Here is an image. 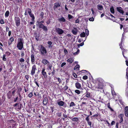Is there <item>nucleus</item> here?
I'll return each mask as SVG.
<instances>
[{
  "label": "nucleus",
  "instance_id": "f257e3e1",
  "mask_svg": "<svg viewBox=\"0 0 128 128\" xmlns=\"http://www.w3.org/2000/svg\"><path fill=\"white\" fill-rule=\"evenodd\" d=\"M24 41L22 38H18L16 47L18 48L21 50L24 48Z\"/></svg>",
  "mask_w": 128,
  "mask_h": 128
},
{
  "label": "nucleus",
  "instance_id": "f03ea898",
  "mask_svg": "<svg viewBox=\"0 0 128 128\" xmlns=\"http://www.w3.org/2000/svg\"><path fill=\"white\" fill-rule=\"evenodd\" d=\"M44 21L42 20L39 22L37 21L36 22V25L38 26L39 28H42L45 32H47L48 29L46 26L42 24L44 23Z\"/></svg>",
  "mask_w": 128,
  "mask_h": 128
},
{
  "label": "nucleus",
  "instance_id": "7ed1b4c3",
  "mask_svg": "<svg viewBox=\"0 0 128 128\" xmlns=\"http://www.w3.org/2000/svg\"><path fill=\"white\" fill-rule=\"evenodd\" d=\"M13 107H15V109L17 110H20L22 106V104L20 102H17L13 105Z\"/></svg>",
  "mask_w": 128,
  "mask_h": 128
},
{
  "label": "nucleus",
  "instance_id": "20e7f679",
  "mask_svg": "<svg viewBox=\"0 0 128 128\" xmlns=\"http://www.w3.org/2000/svg\"><path fill=\"white\" fill-rule=\"evenodd\" d=\"M14 21L16 26L18 27L20 24V19L18 17L17 14L14 16Z\"/></svg>",
  "mask_w": 128,
  "mask_h": 128
},
{
  "label": "nucleus",
  "instance_id": "39448f33",
  "mask_svg": "<svg viewBox=\"0 0 128 128\" xmlns=\"http://www.w3.org/2000/svg\"><path fill=\"white\" fill-rule=\"evenodd\" d=\"M40 51L41 54L44 55V54H46L47 52L45 47L42 45H40Z\"/></svg>",
  "mask_w": 128,
  "mask_h": 128
},
{
  "label": "nucleus",
  "instance_id": "423d86ee",
  "mask_svg": "<svg viewBox=\"0 0 128 128\" xmlns=\"http://www.w3.org/2000/svg\"><path fill=\"white\" fill-rule=\"evenodd\" d=\"M55 31L60 35L62 34L64 32V30L57 27L55 28Z\"/></svg>",
  "mask_w": 128,
  "mask_h": 128
},
{
  "label": "nucleus",
  "instance_id": "0eeeda50",
  "mask_svg": "<svg viewBox=\"0 0 128 128\" xmlns=\"http://www.w3.org/2000/svg\"><path fill=\"white\" fill-rule=\"evenodd\" d=\"M36 70V68L35 64L33 65L32 67V68L31 71V74L32 76H34L35 73V71Z\"/></svg>",
  "mask_w": 128,
  "mask_h": 128
},
{
  "label": "nucleus",
  "instance_id": "6e6552de",
  "mask_svg": "<svg viewBox=\"0 0 128 128\" xmlns=\"http://www.w3.org/2000/svg\"><path fill=\"white\" fill-rule=\"evenodd\" d=\"M89 116H88L85 118V120L86 121L88 125L90 126V128L92 127L91 124H92V122L90 120Z\"/></svg>",
  "mask_w": 128,
  "mask_h": 128
},
{
  "label": "nucleus",
  "instance_id": "1a4fd4ad",
  "mask_svg": "<svg viewBox=\"0 0 128 128\" xmlns=\"http://www.w3.org/2000/svg\"><path fill=\"white\" fill-rule=\"evenodd\" d=\"M45 68H42L41 70V73L42 75L44 76L45 78H47V75L46 72L45 71Z\"/></svg>",
  "mask_w": 128,
  "mask_h": 128
},
{
  "label": "nucleus",
  "instance_id": "9d476101",
  "mask_svg": "<svg viewBox=\"0 0 128 128\" xmlns=\"http://www.w3.org/2000/svg\"><path fill=\"white\" fill-rule=\"evenodd\" d=\"M117 10L120 14H123L124 12V11L123 10L122 8L120 7H117Z\"/></svg>",
  "mask_w": 128,
  "mask_h": 128
},
{
  "label": "nucleus",
  "instance_id": "9b49d317",
  "mask_svg": "<svg viewBox=\"0 0 128 128\" xmlns=\"http://www.w3.org/2000/svg\"><path fill=\"white\" fill-rule=\"evenodd\" d=\"M75 86L76 88L78 89L83 90V88H82L81 87V84L78 82H76V83L75 84Z\"/></svg>",
  "mask_w": 128,
  "mask_h": 128
},
{
  "label": "nucleus",
  "instance_id": "f8f14e48",
  "mask_svg": "<svg viewBox=\"0 0 128 128\" xmlns=\"http://www.w3.org/2000/svg\"><path fill=\"white\" fill-rule=\"evenodd\" d=\"M124 116V114H120L118 116V117L119 118L120 120H119L120 123H122L123 120V117Z\"/></svg>",
  "mask_w": 128,
  "mask_h": 128
},
{
  "label": "nucleus",
  "instance_id": "ddd939ff",
  "mask_svg": "<svg viewBox=\"0 0 128 128\" xmlns=\"http://www.w3.org/2000/svg\"><path fill=\"white\" fill-rule=\"evenodd\" d=\"M124 113L125 116L127 117H128V106H126L124 108Z\"/></svg>",
  "mask_w": 128,
  "mask_h": 128
},
{
  "label": "nucleus",
  "instance_id": "4468645a",
  "mask_svg": "<svg viewBox=\"0 0 128 128\" xmlns=\"http://www.w3.org/2000/svg\"><path fill=\"white\" fill-rule=\"evenodd\" d=\"M14 41V38L12 36L9 39L8 41V45L10 46L12 43V42Z\"/></svg>",
  "mask_w": 128,
  "mask_h": 128
},
{
  "label": "nucleus",
  "instance_id": "2eb2a0df",
  "mask_svg": "<svg viewBox=\"0 0 128 128\" xmlns=\"http://www.w3.org/2000/svg\"><path fill=\"white\" fill-rule=\"evenodd\" d=\"M33 54H32L31 55V62L32 64H33L34 63L35 60L34 56V53L33 52Z\"/></svg>",
  "mask_w": 128,
  "mask_h": 128
},
{
  "label": "nucleus",
  "instance_id": "dca6fc26",
  "mask_svg": "<svg viewBox=\"0 0 128 128\" xmlns=\"http://www.w3.org/2000/svg\"><path fill=\"white\" fill-rule=\"evenodd\" d=\"M60 6V4L58 2V3H55L54 4V5L53 7L54 10H55L56 8H57L58 7H59Z\"/></svg>",
  "mask_w": 128,
  "mask_h": 128
},
{
  "label": "nucleus",
  "instance_id": "f3484780",
  "mask_svg": "<svg viewBox=\"0 0 128 128\" xmlns=\"http://www.w3.org/2000/svg\"><path fill=\"white\" fill-rule=\"evenodd\" d=\"M42 64L45 65H48L50 63L47 60L45 59H43L42 60Z\"/></svg>",
  "mask_w": 128,
  "mask_h": 128
},
{
  "label": "nucleus",
  "instance_id": "a211bd4d",
  "mask_svg": "<svg viewBox=\"0 0 128 128\" xmlns=\"http://www.w3.org/2000/svg\"><path fill=\"white\" fill-rule=\"evenodd\" d=\"M77 32L78 30L77 29L75 28H74L73 30H72V33L74 35H75L77 33Z\"/></svg>",
  "mask_w": 128,
  "mask_h": 128
},
{
  "label": "nucleus",
  "instance_id": "6ab92c4d",
  "mask_svg": "<svg viewBox=\"0 0 128 128\" xmlns=\"http://www.w3.org/2000/svg\"><path fill=\"white\" fill-rule=\"evenodd\" d=\"M48 98L46 97L44 99L43 104L44 105H46L48 103Z\"/></svg>",
  "mask_w": 128,
  "mask_h": 128
},
{
  "label": "nucleus",
  "instance_id": "aec40b11",
  "mask_svg": "<svg viewBox=\"0 0 128 128\" xmlns=\"http://www.w3.org/2000/svg\"><path fill=\"white\" fill-rule=\"evenodd\" d=\"M34 82L35 83L36 85V86L38 87H39V85L38 84L39 81L36 78L34 79Z\"/></svg>",
  "mask_w": 128,
  "mask_h": 128
},
{
  "label": "nucleus",
  "instance_id": "412c9836",
  "mask_svg": "<svg viewBox=\"0 0 128 128\" xmlns=\"http://www.w3.org/2000/svg\"><path fill=\"white\" fill-rule=\"evenodd\" d=\"M64 103V102L62 101H60L57 102L58 106H63Z\"/></svg>",
  "mask_w": 128,
  "mask_h": 128
},
{
  "label": "nucleus",
  "instance_id": "4be33fe9",
  "mask_svg": "<svg viewBox=\"0 0 128 128\" xmlns=\"http://www.w3.org/2000/svg\"><path fill=\"white\" fill-rule=\"evenodd\" d=\"M30 17L32 18L31 20L32 21H34L35 17L33 14L32 13L29 14Z\"/></svg>",
  "mask_w": 128,
  "mask_h": 128
},
{
  "label": "nucleus",
  "instance_id": "5701e85b",
  "mask_svg": "<svg viewBox=\"0 0 128 128\" xmlns=\"http://www.w3.org/2000/svg\"><path fill=\"white\" fill-rule=\"evenodd\" d=\"M34 95L36 96H38V98H41V96L40 94L38 92H34Z\"/></svg>",
  "mask_w": 128,
  "mask_h": 128
},
{
  "label": "nucleus",
  "instance_id": "b1692460",
  "mask_svg": "<svg viewBox=\"0 0 128 128\" xmlns=\"http://www.w3.org/2000/svg\"><path fill=\"white\" fill-rule=\"evenodd\" d=\"M80 72H81V73H87L86 74L87 75H88V74H90V72L88 70H83L80 71Z\"/></svg>",
  "mask_w": 128,
  "mask_h": 128
},
{
  "label": "nucleus",
  "instance_id": "393cba45",
  "mask_svg": "<svg viewBox=\"0 0 128 128\" xmlns=\"http://www.w3.org/2000/svg\"><path fill=\"white\" fill-rule=\"evenodd\" d=\"M90 92H88V91L86 90V94L85 95V96L87 98H89L90 97Z\"/></svg>",
  "mask_w": 128,
  "mask_h": 128
},
{
  "label": "nucleus",
  "instance_id": "a878e982",
  "mask_svg": "<svg viewBox=\"0 0 128 128\" xmlns=\"http://www.w3.org/2000/svg\"><path fill=\"white\" fill-rule=\"evenodd\" d=\"M110 11L112 13V14H114L115 12V11L113 6H112L110 8Z\"/></svg>",
  "mask_w": 128,
  "mask_h": 128
},
{
  "label": "nucleus",
  "instance_id": "bb28decb",
  "mask_svg": "<svg viewBox=\"0 0 128 128\" xmlns=\"http://www.w3.org/2000/svg\"><path fill=\"white\" fill-rule=\"evenodd\" d=\"M112 93L113 96V97L114 98V99L115 97L116 96V93L115 92L114 90H112Z\"/></svg>",
  "mask_w": 128,
  "mask_h": 128
},
{
  "label": "nucleus",
  "instance_id": "cd10ccee",
  "mask_svg": "<svg viewBox=\"0 0 128 128\" xmlns=\"http://www.w3.org/2000/svg\"><path fill=\"white\" fill-rule=\"evenodd\" d=\"M97 8L98 10H102L103 8V6L101 5H98L97 6Z\"/></svg>",
  "mask_w": 128,
  "mask_h": 128
},
{
  "label": "nucleus",
  "instance_id": "c85d7f7f",
  "mask_svg": "<svg viewBox=\"0 0 128 128\" xmlns=\"http://www.w3.org/2000/svg\"><path fill=\"white\" fill-rule=\"evenodd\" d=\"M73 60H74L72 58H70L67 61L70 64H72V62Z\"/></svg>",
  "mask_w": 128,
  "mask_h": 128
},
{
  "label": "nucleus",
  "instance_id": "c756f323",
  "mask_svg": "<svg viewBox=\"0 0 128 128\" xmlns=\"http://www.w3.org/2000/svg\"><path fill=\"white\" fill-rule=\"evenodd\" d=\"M10 14V12L9 11L7 10L5 12V16L6 18H7L8 17Z\"/></svg>",
  "mask_w": 128,
  "mask_h": 128
},
{
  "label": "nucleus",
  "instance_id": "7c9ffc66",
  "mask_svg": "<svg viewBox=\"0 0 128 128\" xmlns=\"http://www.w3.org/2000/svg\"><path fill=\"white\" fill-rule=\"evenodd\" d=\"M80 67V66L78 64H76V66L74 67V70H79V68Z\"/></svg>",
  "mask_w": 128,
  "mask_h": 128
},
{
  "label": "nucleus",
  "instance_id": "2f4dec72",
  "mask_svg": "<svg viewBox=\"0 0 128 128\" xmlns=\"http://www.w3.org/2000/svg\"><path fill=\"white\" fill-rule=\"evenodd\" d=\"M47 66L48 67V70H51V68L52 66V64H50L49 63L47 65Z\"/></svg>",
  "mask_w": 128,
  "mask_h": 128
},
{
  "label": "nucleus",
  "instance_id": "473e14b6",
  "mask_svg": "<svg viewBox=\"0 0 128 128\" xmlns=\"http://www.w3.org/2000/svg\"><path fill=\"white\" fill-rule=\"evenodd\" d=\"M48 44L49 45L48 46V47L49 48H51L52 47V46H51V45L52 44V43L51 41H48L47 42Z\"/></svg>",
  "mask_w": 128,
  "mask_h": 128
},
{
  "label": "nucleus",
  "instance_id": "72a5a7b5",
  "mask_svg": "<svg viewBox=\"0 0 128 128\" xmlns=\"http://www.w3.org/2000/svg\"><path fill=\"white\" fill-rule=\"evenodd\" d=\"M80 36L81 37H84L86 36V34L84 32H83L80 34Z\"/></svg>",
  "mask_w": 128,
  "mask_h": 128
},
{
  "label": "nucleus",
  "instance_id": "f704fd0d",
  "mask_svg": "<svg viewBox=\"0 0 128 128\" xmlns=\"http://www.w3.org/2000/svg\"><path fill=\"white\" fill-rule=\"evenodd\" d=\"M26 10H27V11L28 12L29 14L32 13V10L30 8H28Z\"/></svg>",
  "mask_w": 128,
  "mask_h": 128
},
{
  "label": "nucleus",
  "instance_id": "c9c22d12",
  "mask_svg": "<svg viewBox=\"0 0 128 128\" xmlns=\"http://www.w3.org/2000/svg\"><path fill=\"white\" fill-rule=\"evenodd\" d=\"M59 20L60 21H62L63 22H65L66 21V20L63 17H62L60 18Z\"/></svg>",
  "mask_w": 128,
  "mask_h": 128
},
{
  "label": "nucleus",
  "instance_id": "e433bc0d",
  "mask_svg": "<svg viewBox=\"0 0 128 128\" xmlns=\"http://www.w3.org/2000/svg\"><path fill=\"white\" fill-rule=\"evenodd\" d=\"M18 94L19 95V97L18 98V100H19V102H20V101L22 99V97L21 96V95L20 94V92H19V93H18Z\"/></svg>",
  "mask_w": 128,
  "mask_h": 128
},
{
  "label": "nucleus",
  "instance_id": "4c0bfd02",
  "mask_svg": "<svg viewBox=\"0 0 128 128\" xmlns=\"http://www.w3.org/2000/svg\"><path fill=\"white\" fill-rule=\"evenodd\" d=\"M72 120L74 121L77 122L78 121V118H74L72 119Z\"/></svg>",
  "mask_w": 128,
  "mask_h": 128
},
{
  "label": "nucleus",
  "instance_id": "58836bf2",
  "mask_svg": "<svg viewBox=\"0 0 128 128\" xmlns=\"http://www.w3.org/2000/svg\"><path fill=\"white\" fill-rule=\"evenodd\" d=\"M44 13L43 12H42L40 14V18L41 20H42L44 18Z\"/></svg>",
  "mask_w": 128,
  "mask_h": 128
},
{
  "label": "nucleus",
  "instance_id": "ea45409f",
  "mask_svg": "<svg viewBox=\"0 0 128 128\" xmlns=\"http://www.w3.org/2000/svg\"><path fill=\"white\" fill-rule=\"evenodd\" d=\"M18 91L20 92L22 90V88L20 86H18L17 88Z\"/></svg>",
  "mask_w": 128,
  "mask_h": 128
},
{
  "label": "nucleus",
  "instance_id": "a19ab883",
  "mask_svg": "<svg viewBox=\"0 0 128 128\" xmlns=\"http://www.w3.org/2000/svg\"><path fill=\"white\" fill-rule=\"evenodd\" d=\"M98 89H102L103 88V85L100 84H98Z\"/></svg>",
  "mask_w": 128,
  "mask_h": 128
},
{
  "label": "nucleus",
  "instance_id": "79ce46f5",
  "mask_svg": "<svg viewBox=\"0 0 128 128\" xmlns=\"http://www.w3.org/2000/svg\"><path fill=\"white\" fill-rule=\"evenodd\" d=\"M74 92L78 94H80V91L78 90H75Z\"/></svg>",
  "mask_w": 128,
  "mask_h": 128
},
{
  "label": "nucleus",
  "instance_id": "37998d69",
  "mask_svg": "<svg viewBox=\"0 0 128 128\" xmlns=\"http://www.w3.org/2000/svg\"><path fill=\"white\" fill-rule=\"evenodd\" d=\"M101 121H103L104 122H106L107 123V124H108V126H110V123L108 121L106 120H101Z\"/></svg>",
  "mask_w": 128,
  "mask_h": 128
},
{
  "label": "nucleus",
  "instance_id": "c03bdc74",
  "mask_svg": "<svg viewBox=\"0 0 128 128\" xmlns=\"http://www.w3.org/2000/svg\"><path fill=\"white\" fill-rule=\"evenodd\" d=\"M21 52V57L22 58H23L24 56V51H22Z\"/></svg>",
  "mask_w": 128,
  "mask_h": 128
},
{
  "label": "nucleus",
  "instance_id": "a18cd8bd",
  "mask_svg": "<svg viewBox=\"0 0 128 128\" xmlns=\"http://www.w3.org/2000/svg\"><path fill=\"white\" fill-rule=\"evenodd\" d=\"M56 78L58 80V82H59V84L62 82V80L60 78L56 77Z\"/></svg>",
  "mask_w": 128,
  "mask_h": 128
},
{
  "label": "nucleus",
  "instance_id": "49530a36",
  "mask_svg": "<svg viewBox=\"0 0 128 128\" xmlns=\"http://www.w3.org/2000/svg\"><path fill=\"white\" fill-rule=\"evenodd\" d=\"M124 31L125 32H128V28L126 27L125 28H124Z\"/></svg>",
  "mask_w": 128,
  "mask_h": 128
},
{
  "label": "nucleus",
  "instance_id": "de8ad7c7",
  "mask_svg": "<svg viewBox=\"0 0 128 128\" xmlns=\"http://www.w3.org/2000/svg\"><path fill=\"white\" fill-rule=\"evenodd\" d=\"M68 87L67 85H66L63 88V89L64 90V91L66 90L68 88Z\"/></svg>",
  "mask_w": 128,
  "mask_h": 128
},
{
  "label": "nucleus",
  "instance_id": "09e8293b",
  "mask_svg": "<svg viewBox=\"0 0 128 128\" xmlns=\"http://www.w3.org/2000/svg\"><path fill=\"white\" fill-rule=\"evenodd\" d=\"M84 44V42H83L81 43L78 44V48H79L80 46H82Z\"/></svg>",
  "mask_w": 128,
  "mask_h": 128
},
{
  "label": "nucleus",
  "instance_id": "8fccbe9b",
  "mask_svg": "<svg viewBox=\"0 0 128 128\" xmlns=\"http://www.w3.org/2000/svg\"><path fill=\"white\" fill-rule=\"evenodd\" d=\"M75 104L74 102H72L70 103V107H72L73 106H75Z\"/></svg>",
  "mask_w": 128,
  "mask_h": 128
},
{
  "label": "nucleus",
  "instance_id": "3c124183",
  "mask_svg": "<svg viewBox=\"0 0 128 128\" xmlns=\"http://www.w3.org/2000/svg\"><path fill=\"white\" fill-rule=\"evenodd\" d=\"M68 17L69 19L74 18V17L70 14H68Z\"/></svg>",
  "mask_w": 128,
  "mask_h": 128
},
{
  "label": "nucleus",
  "instance_id": "603ef678",
  "mask_svg": "<svg viewBox=\"0 0 128 128\" xmlns=\"http://www.w3.org/2000/svg\"><path fill=\"white\" fill-rule=\"evenodd\" d=\"M6 55L4 54L3 56L2 60H3L4 61H6Z\"/></svg>",
  "mask_w": 128,
  "mask_h": 128
},
{
  "label": "nucleus",
  "instance_id": "864d4df0",
  "mask_svg": "<svg viewBox=\"0 0 128 128\" xmlns=\"http://www.w3.org/2000/svg\"><path fill=\"white\" fill-rule=\"evenodd\" d=\"M18 98V96H17L16 98H14V102H18V101H17V100H19Z\"/></svg>",
  "mask_w": 128,
  "mask_h": 128
},
{
  "label": "nucleus",
  "instance_id": "5fc2aeb1",
  "mask_svg": "<svg viewBox=\"0 0 128 128\" xmlns=\"http://www.w3.org/2000/svg\"><path fill=\"white\" fill-rule=\"evenodd\" d=\"M33 96V94L32 92H30L29 94L28 95V96L30 98H31Z\"/></svg>",
  "mask_w": 128,
  "mask_h": 128
},
{
  "label": "nucleus",
  "instance_id": "6e6d98bb",
  "mask_svg": "<svg viewBox=\"0 0 128 128\" xmlns=\"http://www.w3.org/2000/svg\"><path fill=\"white\" fill-rule=\"evenodd\" d=\"M88 76L86 75H85L83 76L82 78L84 80H86L88 79Z\"/></svg>",
  "mask_w": 128,
  "mask_h": 128
},
{
  "label": "nucleus",
  "instance_id": "4d7b16f0",
  "mask_svg": "<svg viewBox=\"0 0 128 128\" xmlns=\"http://www.w3.org/2000/svg\"><path fill=\"white\" fill-rule=\"evenodd\" d=\"M6 54L7 56H8L10 55L11 54V53L8 51L6 52Z\"/></svg>",
  "mask_w": 128,
  "mask_h": 128
},
{
  "label": "nucleus",
  "instance_id": "13d9d810",
  "mask_svg": "<svg viewBox=\"0 0 128 128\" xmlns=\"http://www.w3.org/2000/svg\"><path fill=\"white\" fill-rule=\"evenodd\" d=\"M57 116L58 117H60L62 115V112L58 113L57 114Z\"/></svg>",
  "mask_w": 128,
  "mask_h": 128
},
{
  "label": "nucleus",
  "instance_id": "bf43d9fd",
  "mask_svg": "<svg viewBox=\"0 0 128 128\" xmlns=\"http://www.w3.org/2000/svg\"><path fill=\"white\" fill-rule=\"evenodd\" d=\"M19 61L21 62H24V60L23 58H22L20 59Z\"/></svg>",
  "mask_w": 128,
  "mask_h": 128
},
{
  "label": "nucleus",
  "instance_id": "052dcab7",
  "mask_svg": "<svg viewBox=\"0 0 128 128\" xmlns=\"http://www.w3.org/2000/svg\"><path fill=\"white\" fill-rule=\"evenodd\" d=\"M0 23L2 24H4V23L3 19H1L0 20Z\"/></svg>",
  "mask_w": 128,
  "mask_h": 128
},
{
  "label": "nucleus",
  "instance_id": "680f3d73",
  "mask_svg": "<svg viewBox=\"0 0 128 128\" xmlns=\"http://www.w3.org/2000/svg\"><path fill=\"white\" fill-rule=\"evenodd\" d=\"M54 69V68H53V71L52 72V73L53 76L54 75V74H55V72H56V70Z\"/></svg>",
  "mask_w": 128,
  "mask_h": 128
},
{
  "label": "nucleus",
  "instance_id": "e2e57ef3",
  "mask_svg": "<svg viewBox=\"0 0 128 128\" xmlns=\"http://www.w3.org/2000/svg\"><path fill=\"white\" fill-rule=\"evenodd\" d=\"M50 19H49L48 20V21H46V23L47 24H49L50 23Z\"/></svg>",
  "mask_w": 128,
  "mask_h": 128
},
{
  "label": "nucleus",
  "instance_id": "0e129e2a",
  "mask_svg": "<svg viewBox=\"0 0 128 128\" xmlns=\"http://www.w3.org/2000/svg\"><path fill=\"white\" fill-rule=\"evenodd\" d=\"M9 82V81L8 80H7L4 83V86H6V85Z\"/></svg>",
  "mask_w": 128,
  "mask_h": 128
},
{
  "label": "nucleus",
  "instance_id": "69168bd1",
  "mask_svg": "<svg viewBox=\"0 0 128 128\" xmlns=\"http://www.w3.org/2000/svg\"><path fill=\"white\" fill-rule=\"evenodd\" d=\"M86 32L87 36H88L89 34V31L87 29H86L85 30Z\"/></svg>",
  "mask_w": 128,
  "mask_h": 128
},
{
  "label": "nucleus",
  "instance_id": "338daca9",
  "mask_svg": "<svg viewBox=\"0 0 128 128\" xmlns=\"http://www.w3.org/2000/svg\"><path fill=\"white\" fill-rule=\"evenodd\" d=\"M94 20V18L93 17L90 18L89 19V20L90 21H93Z\"/></svg>",
  "mask_w": 128,
  "mask_h": 128
},
{
  "label": "nucleus",
  "instance_id": "774afa93",
  "mask_svg": "<svg viewBox=\"0 0 128 128\" xmlns=\"http://www.w3.org/2000/svg\"><path fill=\"white\" fill-rule=\"evenodd\" d=\"M73 76L75 78H77L78 76L75 73L73 72Z\"/></svg>",
  "mask_w": 128,
  "mask_h": 128
}]
</instances>
